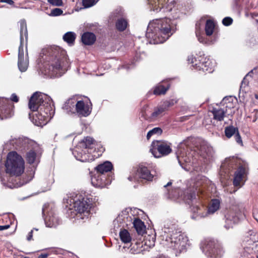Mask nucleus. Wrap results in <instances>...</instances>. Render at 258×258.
Masks as SVG:
<instances>
[{
  "label": "nucleus",
  "mask_w": 258,
  "mask_h": 258,
  "mask_svg": "<svg viewBox=\"0 0 258 258\" xmlns=\"http://www.w3.org/2000/svg\"><path fill=\"white\" fill-rule=\"evenodd\" d=\"M151 10L153 11L159 12L162 9L165 11L163 6L166 4L168 0H147Z\"/></svg>",
  "instance_id": "nucleus-23"
},
{
  "label": "nucleus",
  "mask_w": 258,
  "mask_h": 258,
  "mask_svg": "<svg viewBox=\"0 0 258 258\" xmlns=\"http://www.w3.org/2000/svg\"><path fill=\"white\" fill-rule=\"evenodd\" d=\"M233 22V19L230 17H226L222 20V24L226 26H230Z\"/></svg>",
  "instance_id": "nucleus-43"
},
{
  "label": "nucleus",
  "mask_w": 258,
  "mask_h": 258,
  "mask_svg": "<svg viewBox=\"0 0 258 258\" xmlns=\"http://www.w3.org/2000/svg\"><path fill=\"white\" fill-rule=\"evenodd\" d=\"M28 107L33 112H36L29 118L33 124L38 126L46 124L54 114V106L51 98L46 94L39 92L33 94L29 100Z\"/></svg>",
  "instance_id": "nucleus-2"
},
{
  "label": "nucleus",
  "mask_w": 258,
  "mask_h": 258,
  "mask_svg": "<svg viewBox=\"0 0 258 258\" xmlns=\"http://www.w3.org/2000/svg\"><path fill=\"white\" fill-rule=\"evenodd\" d=\"M0 2L2 3H7L10 5H12L14 4V1H13L12 0H0Z\"/></svg>",
  "instance_id": "nucleus-53"
},
{
  "label": "nucleus",
  "mask_w": 258,
  "mask_h": 258,
  "mask_svg": "<svg viewBox=\"0 0 258 258\" xmlns=\"http://www.w3.org/2000/svg\"><path fill=\"white\" fill-rule=\"evenodd\" d=\"M128 26L127 20L125 17L120 18L116 20L115 22V28L119 32L124 31Z\"/></svg>",
  "instance_id": "nucleus-34"
},
{
  "label": "nucleus",
  "mask_w": 258,
  "mask_h": 258,
  "mask_svg": "<svg viewBox=\"0 0 258 258\" xmlns=\"http://www.w3.org/2000/svg\"><path fill=\"white\" fill-rule=\"evenodd\" d=\"M153 244H151V245H150V246H151V245L152 246H154V242H155V241L154 240H153Z\"/></svg>",
  "instance_id": "nucleus-59"
},
{
  "label": "nucleus",
  "mask_w": 258,
  "mask_h": 258,
  "mask_svg": "<svg viewBox=\"0 0 258 258\" xmlns=\"http://www.w3.org/2000/svg\"><path fill=\"white\" fill-rule=\"evenodd\" d=\"M186 203L188 205H191L192 202L196 199V193L195 191L190 192L186 196Z\"/></svg>",
  "instance_id": "nucleus-39"
},
{
  "label": "nucleus",
  "mask_w": 258,
  "mask_h": 258,
  "mask_svg": "<svg viewBox=\"0 0 258 258\" xmlns=\"http://www.w3.org/2000/svg\"><path fill=\"white\" fill-rule=\"evenodd\" d=\"M63 13V11L61 9L59 8H55L53 9L50 14V16H58L61 15Z\"/></svg>",
  "instance_id": "nucleus-41"
},
{
  "label": "nucleus",
  "mask_w": 258,
  "mask_h": 258,
  "mask_svg": "<svg viewBox=\"0 0 258 258\" xmlns=\"http://www.w3.org/2000/svg\"><path fill=\"white\" fill-rule=\"evenodd\" d=\"M1 175H2V174H1ZM25 178H23L22 180L21 179L19 182H13V179L12 177H10L8 178L7 175H6V177H3L2 175H1V180L2 183L6 187L10 188H17L24 185L25 184L27 183L30 180H31L33 178L32 175L28 176L27 175H25Z\"/></svg>",
  "instance_id": "nucleus-17"
},
{
  "label": "nucleus",
  "mask_w": 258,
  "mask_h": 258,
  "mask_svg": "<svg viewBox=\"0 0 258 258\" xmlns=\"http://www.w3.org/2000/svg\"><path fill=\"white\" fill-rule=\"evenodd\" d=\"M95 146V140L87 137L78 143L72 153L77 160L91 162L95 160L97 154Z\"/></svg>",
  "instance_id": "nucleus-6"
},
{
  "label": "nucleus",
  "mask_w": 258,
  "mask_h": 258,
  "mask_svg": "<svg viewBox=\"0 0 258 258\" xmlns=\"http://www.w3.org/2000/svg\"><path fill=\"white\" fill-rule=\"evenodd\" d=\"M63 202L68 208V214L70 218L76 217L78 219H84L81 215L83 214L85 216H87L92 205V201H90L89 199H85L82 195L76 192L67 194Z\"/></svg>",
  "instance_id": "nucleus-5"
},
{
  "label": "nucleus",
  "mask_w": 258,
  "mask_h": 258,
  "mask_svg": "<svg viewBox=\"0 0 258 258\" xmlns=\"http://www.w3.org/2000/svg\"><path fill=\"white\" fill-rule=\"evenodd\" d=\"M76 37L77 35L74 32L69 31L63 35L62 38L69 46H73L75 44Z\"/></svg>",
  "instance_id": "nucleus-31"
},
{
  "label": "nucleus",
  "mask_w": 258,
  "mask_h": 258,
  "mask_svg": "<svg viewBox=\"0 0 258 258\" xmlns=\"http://www.w3.org/2000/svg\"><path fill=\"white\" fill-rule=\"evenodd\" d=\"M75 114L77 113L79 116H87L91 113L90 108L87 103L83 100H80L78 97L76 104Z\"/></svg>",
  "instance_id": "nucleus-18"
},
{
  "label": "nucleus",
  "mask_w": 258,
  "mask_h": 258,
  "mask_svg": "<svg viewBox=\"0 0 258 258\" xmlns=\"http://www.w3.org/2000/svg\"><path fill=\"white\" fill-rule=\"evenodd\" d=\"M24 164L23 159L16 152H10L5 163L6 174H9L11 176H20L24 171Z\"/></svg>",
  "instance_id": "nucleus-7"
},
{
  "label": "nucleus",
  "mask_w": 258,
  "mask_h": 258,
  "mask_svg": "<svg viewBox=\"0 0 258 258\" xmlns=\"http://www.w3.org/2000/svg\"><path fill=\"white\" fill-rule=\"evenodd\" d=\"M168 11H172V8H170Z\"/></svg>",
  "instance_id": "nucleus-63"
},
{
  "label": "nucleus",
  "mask_w": 258,
  "mask_h": 258,
  "mask_svg": "<svg viewBox=\"0 0 258 258\" xmlns=\"http://www.w3.org/2000/svg\"><path fill=\"white\" fill-rule=\"evenodd\" d=\"M200 189H197L196 188V190H197V193H198V192L200 191Z\"/></svg>",
  "instance_id": "nucleus-61"
},
{
  "label": "nucleus",
  "mask_w": 258,
  "mask_h": 258,
  "mask_svg": "<svg viewBox=\"0 0 258 258\" xmlns=\"http://www.w3.org/2000/svg\"><path fill=\"white\" fill-rule=\"evenodd\" d=\"M177 100L171 99L166 100L160 102L156 107H154L153 112L150 116L152 120H156L163 116L169 108L177 103Z\"/></svg>",
  "instance_id": "nucleus-12"
},
{
  "label": "nucleus",
  "mask_w": 258,
  "mask_h": 258,
  "mask_svg": "<svg viewBox=\"0 0 258 258\" xmlns=\"http://www.w3.org/2000/svg\"><path fill=\"white\" fill-rule=\"evenodd\" d=\"M115 48H115V46H113V47H111V48L110 49H108L107 50L108 51H114V50H115Z\"/></svg>",
  "instance_id": "nucleus-57"
},
{
  "label": "nucleus",
  "mask_w": 258,
  "mask_h": 258,
  "mask_svg": "<svg viewBox=\"0 0 258 258\" xmlns=\"http://www.w3.org/2000/svg\"><path fill=\"white\" fill-rule=\"evenodd\" d=\"M169 88L170 84L169 83V81H164L155 87L153 93L156 95L164 94Z\"/></svg>",
  "instance_id": "nucleus-25"
},
{
  "label": "nucleus",
  "mask_w": 258,
  "mask_h": 258,
  "mask_svg": "<svg viewBox=\"0 0 258 258\" xmlns=\"http://www.w3.org/2000/svg\"><path fill=\"white\" fill-rule=\"evenodd\" d=\"M163 133L162 129L160 127H156L149 131L147 135V140H149L153 135H161Z\"/></svg>",
  "instance_id": "nucleus-37"
},
{
  "label": "nucleus",
  "mask_w": 258,
  "mask_h": 258,
  "mask_svg": "<svg viewBox=\"0 0 258 258\" xmlns=\"http://www.w3.org/2000/svg\"><path fill=\"white\" fill-rule=\"evenodd\" d=\"M20 26V45L19 47L18 66L21 72H25L29 65L28 53L24 55V39L27 40L28 32L26 21L22 20L19 22Z\"/></svg>",
  "instance_id": "nucleus-8"
},
{
  "label": "nucleus",
  "mask_w": 258,
  "mask_h": 258,
  "mask_svg": "<svg viewBox=\"0 0 258 258\" xmlns=\"http://www.w3.org/2000/svg\"><path fill=\"white\" fill-rule=\"evenodd\" d=\"M196 36L198 38V39L199 41L201 43H204V44H207L208 41L205 38V36L203 35H201L197 30L196 31Z\"/></svg>",
  "instance_id": "nucleus-42"
},
{
  "label": "nucleus",
  "mask_w": 258,
  "mask_h": 258,
  "mask_svg": "<svg viewBox=\"0 0 258 258\" xmlns=\"http://www.w3.org/2000/svg\"><path fill=\"white\" fill-rule=\"evenodd\" d=\"M128 179L130 180H132V178H131V177H129L128 178Z\"/></svg>",
  "instance_id": "nucleus-62"
},
{
  "label": "nucleus",
  "mask_w": 258,
  "mask_h": 258,
  "mask_svg": "<svg viewBox=\"0 0 258 258\" xmlns=\"http://www.w3.org/2000/svg\"><path fill=\"white\" fill-rule=\"evenodd\" d=\"M10 99L11 101L15 102H18L19 101V97L15 93L12 94Z\"/></svg>",
  "instance_id": "nucleus-48"
},
{
  "label": "nucleus",
  "mask_w": 258,
  "mask_h": 258,
  "mask_svg": "<svg viewBox=\"0 0 258 258\" xmlns=\"http://www.w3.org/2000/svg\"><path fill=\"white\" fill-rule=\"evenodd\" d=\"M125 17V14L123 10L118 7L115 9L113 12L111 13L109 17V20L111 22L120 19V18Z\"/></svg>",
  "instance_id": "nucleus-29"
},
{
  "label": "nucleus",
  "mask_w": 258,
  "mask_h": 258,
  "mask_svg": "<svg viewBox=\"0 0 258 258\" xmlns=\"http://www.w3.org/2000/svg\"><path fill=\"white\" fill-rule=\"evenodd\" d=\"M99 179H100V178H99V176H98V179H97L98 182L99 181ZM101 187V188H103L104 187V185H100L98 184V187Z\"/></svg>",
  "instance_id": "nucleus-56"
},
{
  "label": "nucleus",
  "mask_w": 258,
  "mask_h": 258,
  "mask_svg": "<svg viewBox=\"0 0 258 258\" xmlns=\"http://www.w3.org/2000/svg\"><path fill=\"white\" fill-rule=\"evenodd\" d=\"M134 228L137 233L140 235H143L146 232V226L144 223L137 216L133 222Z\"/></svg>",
  "instance_id": "nucleus-28"
},
{
  "label": "nucleus",
  "mask_w": 258,
  "mask_h": 258,
  "mask_svg": "<svg viewBox=\"0 0 258 258\" xmlns=\"http://www.w3.org/2000/svg\"><path fill=\"white\" fill-rule=\"evenodd\" d=\"M27 139L19 138L11 140L9 143L13 146V148L22 150L23 149L27 147Z\"/></svg>",
  "instance_id": "nucleus-24"
},
{
  "label": "nucleus",
  "mask_w": 258,
  "mask_h": 258,
  "mask_svg": "<svg viewBox=\"0 0 258 258\" xmlns=\"http://www.w3.org/2000/svg\"><path fill=\"white\" fill-rule=\"evenodd\" d=\"M172 24L171 20L166 17L151 21L146 34L149 42L154 44L164 42L174 32L172 28Z\"/></svg>",
  "instance_id": "nucleus-4"
},
{
  "label": "nucleus",
  "mask_w": 258,
  "mask_h": 258,
  "mask_svg": "<svg viewBox=\"0 0 258 258\" xmlns=\"http://www.w3.org/2000/svg\"><path fill=\"white\" fill-rule=\"evenodd\" d=\"M172 184L171 182H168L166 185L164 186V187L166 188L167 186L171 185Z\"/></svg>",
  "instance_id": "nucleus-55"
},
{
  "label": "nucleus",
  "mask_w": 258,
  "mask_h": 258,
  "mask_svg": "<svg viewBox=\"0 0 258 258\" xmlns=\"http://www.w3.org/2000/svg\"><path fill=\"white\" fill-rule=\"evenodd\" d=\"M134 62H132V63L131 64H125L123 66V68H124V69H126L127 70H128L133 68H134Z\"/></svg>",
  "instance_id": "nucleus-49"
},
{
  "label": "nucleus",
  "mask_w": 258,
  "mask_h": 258,
  "mask_svg": "<svg viewBox=\"0 0 258 258\" xmlns=\"http://www.w3.org/2000/svg\"><path fill=\"white\" fill-rule=\"evenodd\" d=\"M89 175L92 185L94 187H97V164L94 163L92 166L89 167Z\"/></svg>",
  "instance_id": "nucleus-32"
},
{
  "label": "nucleus",
  "mask_w": 258,
  "mask_h": 258,
  "mask_svg": "<svg viewBox=\"0 0 258 258\" xmlns=\"http://www.w3.org/2000/svg\"><path fill=\"white\" fill-rule=\"evenodd\" d=\"M138 175L141 178L146 179L148 181H152L154 177V175L151 171L145 165H140L137 170Z\"/></svg>",
  "instance_id": "nucleus-21"
},
{
  "label": "nucleus",
  "mask_w": 258,
  "mask_h": 258,
  "mask_svg": "<svg viewBox=\"0 0 258 258\" xmlns=\"http://www.w3.org/2000/svg\"><path fill=\"white\" fill-rule=\"evenodd\" d=\"M238 131V130L237 127L230 125L225 127L224 132L226 137L227 138H230L232 136H235Z\"/></svg>",
  "instance_id": "nucleus-36"
},
{
  "label": "nucleus",
  "mask_w": 258,
  "mask_h": 258,
  "mask_svg": "<svg viewBox=\"0 0 258 258\" xmlns=\"http://www.w3.org/2000/svg\"><path fill=\"white\" fill-rule=\"evenodd\" d=\"M224 221L225 223L224 227L228 230L230 228H232L233 225L238 222L239 219L234 213L229 212L225 215Z\"/></svg>",
  "instance_id": "nucleus-22"
},
{
  "label": "nucleus",
  "mask_w": 258,
  "mask_h": 258,
  "mask_svg": "<svg viewBox=\"0 0 258 258\" xmlns=\"http://www.w3.org/2000/svg\"><path fill=\"white\" fill-rule=\"evenodd\" d=\"M33 230H31V231H30L28 234V236L27 237V240L28 241H30L32 239V237H33Z\"/></svg>",
  "instance_id": "nucleus-51"
},
{
  "label": "nucleus",
  "mask_w": 258,
  "mask_h": 258,
  "mask_svg": "<svg viewBox=\"0 0 258 258\" xmlns=\"http://www.w3.org/2000/svg\"><path fill=\"white\" fill-rule=\"evenodd\" d=\"M171 145V144L167 141H154L152 143L150 151L156 158L166 156L172 151Z\"/></svg>",
  "instance_id": "nucleus-11"
},
{
  "label": "nucleus",
  "mask_w": 258,
  "mask_h": 258,
  "mask_svg": "<svg viewBox=\"0 0 258 258\" xmlns=\"http://www.w3.org/2000/svg\"><path fill=\"white\" fill-rule=\"evenodd\" d=\"M119 229H120L119 234L121 241L124 243H130L132 240V237L129 232L124 228L120 227Z\"/></svg>",
  "instance_id": "nucleus-33"
},
{
  "label": "nucleus",
  "mask_w": 258,
  "mask_h": 258,
  "mask_svg": "<svg viewBox=\"0 0 258 258\" xmlns=\"http://www.w3.org/2000/svg\"><path fill=\"white\" fill-rule=\"evenodd\" d=\"M247 165L244 163L243 165H240L238 167L237 170L235 172L233 183L234 186L239 188L241 186V182L243 178V176L246 171Z\"/></svg>",
  "instance_id": "nucleus-20"
},
{
  "label": "nucleus",
  "mask_w": 258,
  "mask_h": 258,
  "mask_svg": "<svg viewBox=\"0 0 258 258\" xmlns=\"http://www.w3.org/2000/svg\"><path fill=\"white\" fill-rule=\"evenodd\" d=\"M198 23L196 24V29H197V27H198Z\"/></svg>",
  "instance_id": "nucleus-64"
},
{
  "label": "nucleus",
  "mask_w": 258,
  "mask_h": 258,
  "mask_svg": "<svg viewBox=\"0 0 258 258\" xmlns=\"http://www.w3.org/2000/svg\"><path fill=\"white\" fill-rule=\"evenodd\" d=\"M210 112L212 113L214 120L221 121L224 119L226 110L220 107H213Z\"/></svg>",
  "instance_id": "nucleus-27"
},
{
  "label": "nucleus",
  "mask_w": 258,
  "mask_h": 258,
  "mask_svg": "<svg viewBox=\"0 0 258 258\" xmlns=\"http://www.w3.org/2000/svg\"><path fill=\"white\" fill-rule=\"evenodd\" d=\"M221 202L222 199L221 198L212 199L207 207V211L205 213H199L197 217L192 216L191 218L196 219L199 216L201 218H206L213 215L220 209Z\"/></svg>",
  "instance_id": "nucleus-16"
},
{
  "label": "nucleus",
  "mask_w": 258,
  "mask_h": 258,
  "mask_svg": "<svg viewBox=\"0 0 258 258\" xmlns=\"http://www.w3.org/2000/svg\"><path fill=\"white\" fill-rule=\"evenodd\" d=\"M215 25L214 22L210 19L207 20L205 25V32L207 36H211L213 33Z\"/></svg>",
  "instance_id": "nucleus-35"
},
{
  "label": "nucleus",
  "mask_w": 258,
  "mask_h": 258,
  "mask_svg": "<svg viewBox=\"0 0 258 258\" xmlns=\"http://www.w3.org/2000/svg\"><path fill=\"white\" fill-rule=\"evenodd\" d=\"M159 233L162 244L174 249L180 250L185 246L187 241V236L182 232L174 220L165 221Z\"/></svg>",
  "instance_id": "nucleus-3"
},
{
  "label": "nucleus",
  "mask_w": 258,
  "mask_h": 258,
  "mask_svg": "<svg viewBox=\"0 0 258 258\" xmlns=\"http://www.w3.org/2000/svg\"><path fill=\"white\" fill-rule=\"evenodd\" d=\"M61 250L60 249H59V248H53V249L51 250L50 252L51 253L58 254L61 253Z\"/></svg>",
  "instance_id": "nucleus-50"
},
{
  "label": "nucleus",
  "mask_w": 258,
  "mask_h": 258,
  "mask_svg": "<svg viewBox=\"0 0 258 258\" xmlns=\"http://www.w3.org/2000/svg\"><path fill=\"white\" fill-rule=\"evenodd\" d=\"M183 143H184V144H185L186 145H187L186 144V141H185V140H184L182 142H180V145H181V144H183Z\"/></svg>",
  "instance_id": "nucleus-58"
},
{
  "label": "nucleus",
  "mask_w": 258,
  "mask_h": 258,
  "mask_svg": "<svg viewBox=\"0 0 258 258\" xmlns=\"http://www.w3.org/2000/svg\"><path fill=\"white\" fill-rule=\"evenodd\" d=\"M255 98L257 99L258 98V95H255Z\"/></svg>",
  "instance_id": "nucleus-60"
},
{
  "label": "nucleus",
  "mask_w": 258,
  "mask_h": 258,
  "mask_svg": "<svg viewBox=\"0 0 258 258\" xmlns=\"http://www.w3.org/2000/svg\"><path fill=\"white\" fill-rule=\"evenodd\" d=\"M36 157V153L31 150L26 155V160L29 164H33L35 162Z\"/></svg>",
  "instance_id": "nucleus-38"
},
{
  "label": "nucleus",
  "mask_w": 258,
  "mask_h": 258,
  "mask_svg": "<svg viewBox=\"0 0 258 258\" xmlns=\"http://www.w3.org/2000/svg\"><path fill=\"white\" fill-rule=\"evenodd\" d=\"M200 248L208 257H217L219 254L217 243L213 239L210 238L202 240L200 243Z\"/></svg>",
  "instance_id": "nucleus-13"
},
{
  "label": "nucleus",
  "mask_w": 258,
  "mask_h": 258,
  "mask_svg": "<svg viewBox=\"0 0 258 258\" xmlns=\"http://www.w3.org/2000/svg\"><path fill=\"white\" fill-rule=\"evenodd\" d=\"M188 61L192 64L195 69L206 73H212L215 66V62L206 57L204 52L201 51L197 54L195 57L192 55L188 56Z\"/></svg>",
  "instance_id": "nucleus-9"
},
{
  "label": "nucleus",
  "mask_w": 258,
  "mask_h": 258,
  "mask_svg": "<svg viewBox=\"0 0 258 258\" xmlns=\"http://www.w3.org/2000/svg\"><path fill=\"white\" fill-rule=\"evenodd\" d=\"M105 151V148L103 147V146L98 143V158L100 156H101L102 153Z\"/></svg>",
  "instance_id": "nucleus-47"
},
{
  "label": "nucleus",
  "mask_w": 258,
  "mask_h": 258,
  "mask_svg": "<svg viewBox=\"0 0 258 258\" xmlns=\"http://www.w3.org/2000/svg\"><path fill=\"white\" fill-rule=\"evenodd\" d=\"M96 39V35L92 32H84L81 36V41L86 45H91L93 44Z\"/></svg>",
  "instance_id": "nucleus-26"
},
{
  "label": "nucleus",
  "mask_w": 258,
  "mask_h": 258,
  "mask_svg": "<svg viewBox=\"0 0 258 258\" xmlns=\"http://www.w3.org/2000/svg\"><path fill=\"white\" fill-rule=\"evenodd\" d=\"M113 169V165L111 162L106 161L102 164L98 165V172L101 174L111 171Z\"/></svg>",
  "instance_id": "nucleus-30"
},
{
  "label": "nucleus",
  "mask_w": 258,
  "mask_h": 258,
  "mask_svg": "<svg viewBox=\"0 0 258 258\" xmlns=\"http://www.w3.org/2000/svg\"><path fill=\"white\" fill-rule=\"evenodd\" d=\"M14 106L10 100L0 98V120L10 118L14 114Z\"/></svg>",
  "instance_id": "nucleus-15"
},
{
  "label": "nucleus",
  "mask_w": 258,
  "mask_h": 258,
  "mask_svg": "<svg viewBox=\"0 0 258 258\" xmlns=\"http://www.w3.org/2000/svg\"><path fill=\"white\" fill-rule=\"evenodd\" d=\"M10 227V225H0V231L5 230L9 229Z\"/></svg>",
  "instance_id": "nucleus-52"
},
{
  "label": "nucleus",
  "mask_w": 258,
  "mask_h": 258,
  "mask_svg": "<svg viewBox=\"0 0 258 258\" xmlns=\"http://www.w3.org/2000/svg\"><path fill=\"white\" fill-rule=\"evenodd\" d=\"M77 96H74L68 99L62 106V109L69 115L75 114Z\"/></svg>",
  "instance_id": "nucleus-19"
},
{
  "label": "nucleus",
  "mask_w": 258,
  "mask_h": 258,
  "mask_svg": "<svg viewBox=\"0 0 258 258\" xmlns=\"http://www.w3.org/2000/svg\"><path fill=\"white\" fill-rule=\"evenodd\" d=\"M41 73L46 77H59L67 71L69 61L66 52L56 46L43 49Z\"/></svg>",
  "instance_id": "nucleus-1"
},
{
  "label": "nucleus",
  "mask_w": 258,
  "mask_h": 258,
  "mask_svg": "<svg viewBox=\"0 0 258 258\" xmlns=\"http://www.w3.org/2000/svg\"><path fill=\"white\" fill-rule=\"evenodd\" d=\"M177 159H178V163L180 164V165L181 166V167L183 169H184L185 170L189 171V168L188 167L187 165L186 164L184 165V163H182V160H181V159L180 158V157L179 156H177Z\"/></svg>",
  "instance_id": "nucleus-46"
},
{
  "label": "nucleus",
  "mask_w": 258,
  "mask_h": 258,
  "mask_svg": "<svg viewBox=\"0 0 258 258\" xmlns=\"http://www.w3.org/2000/svg\"><path fill=\"white\" fill-rule=\"evenodd\" d=\"M235 140L237 144L240 145V146H243V142L242 141V139L240 134L239 133V131H238L234 136Z\"/></svg>",
  "instance_id": "nucleus-45"
},
{
  "label": "nucleus",
  "mask_w": 258,
  "mask_h": 258,
  "mask_svg": "<svg viewBox=\"0 0 258 258\" xmlns=\"http://www.w3.org/2000/svg\"><path fill=\"white\" fill-rule=\"evenodd\" d=\"M45 213H47V215L44 218L45 223L47 227H55L60 223L61 221L54 211L51 208V209H49V205L47 204H45L42 208V214L44 215Z\"/></svg>",
  "instance_id": "nucleus-14"
},
{
  "label": "nucleus",
  "mask_w": 258,
  "mask_h": 258,
  "mask_svg": "<svg viewBox=\"0 0 258 258\" xmlns=\"http://www.w3.org/2000/svg\"><path fill=\"white\" fill-rule=\"evenodd\" d=\"M143 211L137 208H126L123 210L113 221V226L115 231L120 227L125 228L130 225L137 218L139 212Z\"/></svg>",
  "instance_id": "nucleus-10"
},
{
  "label": "nucleus",
  "mask_w": 258,
  "mask_h": 258,
  "mask_svg": "<svg viewBox=\"0 0 258 258\" xmlns=\"http://www.w3.org/2000/svg\"><path fill=\"white\" fill-rule=\"evenodd\" d=\"M47 2L52 6H61L63 4L62 0H47Z\"/></svg>",
  "instance_id": "nucleus-44"
},
{
  "label": "nucleus",
  "mask_w": 258,
  "mask_h": 258,
  "mask_svg": "<svg viewBox=\"0 0 258 258\" xmlns=\"http://www.w3.org/2000/svg\"><path fill=\"white\" fill-rule=\"evenodd\" d=\"M48 254L47 253H43L39 255L38 258H46L48 256Z\"/></svg>",
  "instance_id": "nucleus-54"
},
{
  "label": "nucleus",
  "mask_w": 258,
  "mask_h": 258,
  "mask_svg": "<svg viewBox=\"0 0 258 258\" xmlns=\"http://www.w3.org/2000/svg\"><path fill=\"white\" fill-rule=\"evenodd\" d=\"M82 3L84 8H88L94 5L95 0H83Z\"/></svg>",
  "instance_id": "nucleus-40"
}]
</instances>
